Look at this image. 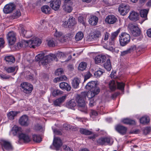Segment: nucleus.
<instances>
[{"label":"nucleus","instance_id":"nucleus-1","mask_svg":"<svg viewBox=\"0 0 151 151\" xmlns=\"http://www.w3.org/2000/svg\"><path fill=\"white\" fill-rule=\"evenodd\" d=\"M97 85L96 81H91L87 83L85 86L86 88L90 91L86 93L87 97L91 98L99 94L100 92V89Z\"/></svg>","mask_w":151,"mask_h":151},{"label":"nucleus","instance_id":"nucleus-2","mask_svg":"<svg viewBox=\"0 0 151 151\" xmlns=\"http://www.w3.org/2000/svg\"><path fill=\"white\" fill-rule=\"evenodd\" d=\"M87 94L86 92H83L80 95H78L76 97V100L78 105L79 107V109L85 113H87V107L86 106V99Z\"/></svg>","mask_w":151,"mask_h":151},{"label":"nucleus","instance_id":"nucleus-3","mask_svg":"<svg viewBox=\"0 0 151 151\" xmlns=\"http://www.w3.org/2000/svg\"><path fill=\"white\" fill-rule=\"evenodd\" d=\"M119 42L121 46H124L129 43L130 40V36L129 34L123 32L119 36Z\"/></svg>","mask_w":151,"mask_h":151},{"label":"nucleus","instance_id":"nucleus-4","mask_svg":"<svg viewBox=\"0 0 151 151\" xmlns=\"http://www.w3.org/2000/svg\"><path fill=\"white\" fill-rule=\"evenodd\" d=\"M20 86L23 89V91L26 94L31 93L33 89L32 85L28 83H22L21 84Z\"/></svg>","mask_w":151,"mask_h":151},{"label":"nucleus","instance_id":"nucleus-5","mask_svg":"<svg viewBox=\"0 0 151 151\" xmlns=\"http://www.w3.org/2000/svg\"><path fill=\"white\" fill-rule=\"evenodd\" d=\"M42 58H43L44 60L45 61V63H44V61H39L40 64H41L43 65H46L50 62L49 59H48V58L47 55L45 56L44 53L38 54L35 57V58L36 60L37 61H39L40 59H42Z\"/></svg>","mask_w":151,"mask_h":151},{"label":"nucleus","instance_id":"nucleus-6","mask_svg":"<svg viewBox=\"0 0 151 151\" xmlns=\"http://www.w3.org/2000/svg\"><path fill=\"white\" fill-rule=\"evenodd\" d=\"M129 10L130 7L129 5L125 3L122 4L119 7V12L123 16L126 15Z\"/></svg>","mask_w":151,"mask_h":151},{"label":"nucleus","instance_id":"nucleus-7","mask_svg":"<svg viewBox=\"0 0 151 151\" xmlns=\"http://www.w3.org/2000/svg\"><path fill=\"white\" fill-rule=\"evenodd\" d=\"M16 34L13 31L9 32L7 35V39L9 44L13 45L15 42L16 40Z\"/></svg>","mask_w":151,"mask_h":151},{"label":"nucleus","instance_id":"nucleus-8","mask_svg":"<svg viewBox=\"0 0 151 151\" xmlns=\"http://www.w3.org/2000/svg\"><path fill=\"white\" fill-rule=\"evenodd\" d=\"M133 36H137L140 34V30L139 27L133 24H129L128 26Z\"/></svg>","mask_w":151,"mask_h":151},{"label":"nucleus","instance_id":"nucleus-9","mask_svg":"<svg viewBox=\"0 0 151 151\" xmlns=\"http://www.w3.org/2000/svg\"><path fill=\"white\" fill-rule=\"evenodd\" d=\"M1 144L3 150H4V148L8 151L12 150L13 149V147L12 145L8 141L4 140H1Z\"/></svg>","mask_w":151,"mask_h":151},{"label":"nucleus","instance_id":"nucleus-10","mask_svg":"<svg viewBox=\"0 0 151 151\" xmlns=\"http://www.w3.org/2000/svg\"><path fill=\"white\" fill-rule=\"evenodd\" d=\"M29 47L35 48V46H38L41 43L40 39L37 38L35 37L29 40Z\"/></svg>","mask_w":151,"mask_h":151},{"label":"nucleus","instance_id":"nucleus-11","mask_svg":"<svg viewBox=\"0 0 151 151\" xmlns=\"http://www.w3.org/2000/svg\"><path fill=\"white\" fill-rule=\"evenodd\" d=\"M50 2V6L53 9L57 11L59 9L61 4L60 0H52Z\"/></svg>","mask_w":151,"mask_h":151},{"label":"nucleus","instance_id":"nucleus-12","mask_svg":"<svg viewBox=\"0 0 151 151\" xmlns=\"http://www.w3.org/2000/svg\"><path fill=\"white\" fill-rule=\"evenodd\" d=\"M53 145L55 147L56 150H59L60 147L62 145L60 139L58 137H55L53 139Z\"/></svg>","mask_w":151,"mask_h":151},{"label":"nucleus","instance_id":"nucleus-13","mask_svg":"<svg viewBox=\"0 0 151 151\" xmlns=\"http://www.w3.org/2000/svg\"><path fill=\"white\" fill-rule=\"evenodd\" d=\"M19 123L22 126H28L29 124V122L27 116L23 115L21 117L19 120Z\"/></svg>","mask_w":151,"mask_h":151},{"label":"nucleus","instance_id":"nucleus-14","mask_svg":"<svg viewBox=\"0 0 151 151\" xmlns=\"http://www.w3.org/2000/svg\"><path fill=\"white\" fill-rule=\"evenodd\" d=\"M15 8L14 4H10L6 5L3 9L4 12L6 14L9 13L11 12Z\"/></svg>","mask_w":151,"mask_h":151},{"label":"nucleus","instance_id":"nucleus-15","mask_svg":"<svg viewBox=\"0 0 151 151\" xmlns=\"http://www.w3.org/2000/svg\"><path fill=\"white\" fill-rule=\"evenodd\" d=\"M19 137L20 140H23L24 142H28L31 140L30 138L27 134L22 132L20 134Z\"/></svg>","mask_w":151,"mask_h":151},{"label":"nucleus","instance_id":"nucleus-16","mask_svg":"<svg viewBox=\"0 0 151 151\" xmlns=\"http://www.w3.org/2000/svg\"><path fill=\"white\" fill-rule=\"evenodd\" d=\"M117 19L115 16L113 15H109L105 19L106 22L109 24H113L117 21Z\"/></svg>","mask_w":151,"mask_h":151},{"label":"nucleus","instance_id":"nucleus-17","mask_svg":"<svg viewBox=\"0 0 151 151\" xmlns=\"http://www.w3.org/2000/svg\"><path fill=\"white\" fill-rule=\"evenodd\" d=\"M67 95H65L57 99L53 102L54 105L56 106H60V105L64 101Z\"/></svg>","mask_w":151,"mask_h":151},{"label":"nucleus","instance_id":"nucleus-18","mask_svg":"<svg viewBox=\"0 0 151 151\" xmlns=\"http://www.w3.org/2000/svg\"><path fill=\"white\" fill-rule=\"evenodd\" d=\"M106 59V57L105 55H98L95 58V60L96 64L102 63L105 61Z\"/></svg>","mask_w":151,"mask_h":151},{"label":"nucleus","instance_id":"nucleus-19","mask_svg":"<svg viewBox=\"0 0 151 151\" xmlns=\"http://www.w3.org/2000/svg\"><path fill=\"white\" fill-rule=\"evenodd\" d=\"M59 87L60 88L63 90H66L69 91L71 89V86L67 83L65 82H62L59 84Z\"/></svg>","mask_w":151,"mask_h":151},{"label":"nucleus","instance_id":"nucleus-20","mask_svg":"<svg viewBox=\"0 0 151 151\" xmlns=\"http://www.w3.org/2000/svg\"><path fill=\"white\" fill-rule=\"evenodd\" d=\"M19 28L21 34L23 37H27L29 38L31 36V35L29 36L28 35L30 32H27L25 30L23 25L22 24L19 25Z\"/></svg>","mask_w":151,"mask_h":151},{"label":"nucleus","instance_id":"nucleus-21","mask_svg":"<svg viewBox=\"0 0 151 151\" xmlns=\"http://www.w3.org/2000/svg\"><path fill=\"white\" fill-rule=\"evenodd\" d=\"M98 17L95 16H91L88 20L90 24L93 26L96 25L98 22Z\"/></svg>","mask_w":151,"mask_h":151},{"label":"nucleus","instance_id":"nucleus-22","mask_svg":"<svg viewBox=\"0 0 151 151\" xmlns=\"http://www.w3.org/2000/svg\"><path fill=\"white\" fill-rule=\"evenodd\" d=\"M110 142V139L107 138H101L97 140V142L100 145H103L106 144H109Z\"/></svg>","mask_w":151,"mask_h":151},{"label":"nucleus","instance_id":"nucleus-23","mask_svg":"<svg viewBox=\"0 0 151 151\" xmlns=\"http://www.w3.org/2000/svg\"><path fill=\"white\" fill-rule=\"evenodd\" d=\"M116 129L118 132L122 134H125L127 130L126 127L121 125L117 126Z\"/></svg>","mask_w":151,"mask_h":151},{"label":"nucleus","instance_id":"nucleus-24","mask_svg":"<svg viewBox=\"0 0 151 151\" xmlns=\"http://www.w3.org/2000/svg\"><path fill=\"white\" fill-rule=\"evenodd\" d=\"M101 32L100 31L98 30H96L94 31L93 34L91 35V37L93 39L95 40L96 41H98L99 38L101 36Z\"/></svg>","mask_w":151,"mask_h":151},{"label":"nucleus","instance_id":"nucleus-25","mask_svg":"<svg viewBox=\"0 0 151 151\" xmlns=\"http://www.w3.org/2000/svg\"><path fill=\"white\" fill-rule=\"evenodd\" d=\"M4 59L7 62V64L11 65L14 63L15 58L12 55L7 56L5 57Z\"/></svg>","mask_w":151,"mask_h":151},{"label":"nucleus","instance_id":"nucleus-26","mask_svg":"<svg viewBox=\"0 0 151 151\" xmlns=\"http://www.w3.org/2000/svg\"><path fill=\"white\" fill-rule=\"evenodd\" d=\"M80 83V80L77 78H74L72 80V86L74 88H77Z\"/></svg>","mask_w":151,"mask_h":151},{"label":"nucleus","instance_id":"nucleus-27","mask_svg":"<svg viewBox=\"0 0 151 151\" xmlns=\"http://www.w3.org/2000/svg\"><path fill=\"white\" fill-rule=\"evenodd\" d=\"M138 14L137 12H132L130 14L129 17V19L132 20L136 21L138 19Z\"/></svg>","mask_w":151,"mask_h":151},{"label":"nucleus","instance_id":"nucleus-28","mask_svg":"<svg viewBox=\"0 0 151 151\" xmlns=\"http://www.w3.org/2000/svg\"><path fill=\"white\" fill-rule=\"evenodd\" d=\"M63 9L66 12H70L72 10V8L69 3L64 4Z\"/></svg>","mask_w":151,"mask_h":151},{"label":"nucleus","instance_id":"nucleus-29","mask_svg":"<svg viewBox=\"0 0 151 151\" xmlns=\"http://www.w3.org/2000/svg\"><path fill=\"white\" fill-rule=\"evenodd\" d=\"M109 88L111 91H114L116 89L117 83H116L114 81H111L109 82Z\"/></svg>","mask_w":151,"mask_h":151},{"label":"nucleus","instance_id":"nucleus-30","mask_svg":"<svg viewBox=\"0 0 151 151\" xmlns=\"http://www.w3.org/2000/svg\"><path fill=\"white\" fill-rule=\"evenodd\" d=\"M104 66L107 71H109L111 70L112 67L109 59H108L104 63Z\"/></svg>","mask_w":151,"mask_h":151},{"label":"nucleus","instance_id":"nucleus-31","mask_svg":"<svg viewBox=\"0 0 151 151\" xmlns=\"http://www.w3.org/2000/svg\"><path fill=\"white\" fill-rule=\"evenodd\" d=\"M148 11V10L145 9L141 10L140 11V16L144 19V21L147 19V16Z\"/></svg>","mask_w":151,"mask_h":151},{"label":"nucleus","instance_id":"nucleus-32","mask_svg":"<svg viewBox=\"0 0 151 151\" xmlns=\"http://www.w3.org/2000/svg\"><path fill=\"white\" fill-rule=\"evenodd\" d=\"M140 121L143 124H147L149 122L150 119L148 117L144 116L140 119Z\"/></svg>","mask_w":151,"mask_h":151},{"label":"nucleus","instance_id":"nucleus-33","mask_svg":"<svg viewBox=\"0 0 151 151\" xmlns=\"http://www.w3.org/2000/svg\"><path fill=\"white\" fill-rule=\"evenodd\" d=\"M19 112H16L13 111H11L7 114L8 118L10 120H13L14 119V117L16 116L18 113Z\"/></svg>","mask_w":151,"mask_h":151},{"label":"nucleus","instance_id":"nucleus-34","mask_svg":"<svg viewBox=\"0 0 151 151\" xmlns=\"http://www.w3.org/2000/svg\"><path fill=\"white\" fill-rule=\"evenodd\" d=\"M12 131L16 134H18L19 135L22 133V128L16 125H14L12 128Z\"/></svg>","mask_w":151,"mask_h":151},{"label":"nucleus","instance_id":"nucleus-35","mask_svg":"<svg viewBox=\"0 0 151 151\" xmlns=\"http://www.w3.org/2000/svg\"><path fill=\"white\" fill-rule=\"evenodd\" d=\"M80 132L82 134L86 135H90L92 134V132L91 131L83 128H81L80 129Z\"/></svg>","mask_w":151,"mask_h":151},{"label":"nucleus","instance_id":"nucleus-36","mask_svg":"<svg viewBox=\"0 0 151 151\" xmlns=\"http://www.w3.org/2000/svg\"><path fill=\"white\" fill-rule=\"evenodd\" d=\"M57 42L56 40L55 39L52 38L48 41V45L50 47H53L55 45Z\"/></svg>","mask_w":151,"mask_h":151},{"label":"nucleus","instance_id":"nucleus-37","mask_svg":"<svg viewBox=\"0 0 151 151\" xmlns=\"http://www.w3.org/2000/svg\"><path fill=\"white\" fill-rule=\"evenodd\" d=\"M122 122L123 123L126 124H135V122L134 120L128 119H123Z\"/></svg>","mask_w":151,"mask_h":151},{"label":"nucleus","instance_id":"nucleus-38","mask_svg":"<svg viewBox=\"0 0 151 151\" xmlns=\"http://www.w3.org/2000/svg\"><path fill=\"white\" fill-rule=\"evenodd\" d=\"M83 33L81 32H78L77 33L75 36V39L76 41H79L81 40L83 37Z\"/></svg>","mask_w":151,"mask_h":151},{"label":"nucleus","instance_id":"nucleus-39","mask_svg":"<svg viewBox=\"0 0 151 151\" xmlns=\"http://www.w3.org/2000/svg\"><path fill=\"white\" fill-rule=\"evenodd\" d=\"M68 21L69 23V25L70 26V28L72 26L74 25L76 23L75 19L72 17H70L68 19Z\"/></svg>","mask_w":151,"mask_h":151},{"label":"nucleus","instance_id":"nucleus-40","mask_svg":"<svg viewBox=\"0 0 151 151\" xmlns=\"http://www.w3.org/2000/svg\"><path fill=\"white\" fill-rule=\"evenodd\" d=\"M87 64L86 63L84 62L80 63L79 65L78 68L79 70L81 71H83L86 68Z\"/></svg>","mask_w":151,"mask_h":151},{"label":"nucleus","instance_id":"nucleus-41","mask_svg":"<svg viewBox=\"0 0 151 151\" xmlns=\"http://www.w3.org/2000/svg\"><path fill=\"white\" fill-rule=\"evenodd\" d=\"M67 78L65 76H61L55 78L54 80V81L55 83H57L60 81L65 80Z\"/></svg>","mask_w":151,"mask_h":151},{"label":"nucleus","instance_id":"nucleus-42","mask_svg":"<svg viewBox=\"0 0 151 151\" xmlns=\"http://www.w3.org/2000/svg\"><path fill=\"white\" fill-rule=\"evenodd\" d=\"M34 142L39 143L41 141V138L39 135H37L36 134H34L32 136Z\"/></svg>","mask_w":151,"mask_h":151},{"label":"nucleus","instance_id":"nucleus-43","mask_svg":"<svg viewBox=\"0 0 151 151\" xmlns=\"http://www.w3.org/2000/svg\"><path fill=\"white\" fill-rule=\"evenodd\" d=\"M48 59L50 60L51 62V61L53 60H55L56 61H58L57 58L56 57V56L53 54H51L49 55H47Z\"/></svg>","mask_w":151,"mask_h":151},{"label":"nucleus","instance_id":"nucleus-44","mask_svg":"<svg viewBox=\"0 0 151 151\" xmlns=\"http://www.w3.org/2000/svg\"><path fill=\"white\" fill-rule=\"evenodd\" d=\"M50 8L47 6H45L42 7L41 10L42 12L45 14L49 13Z\"/></svg>","mask_w":151,"mask_h":151},{"label":"nucleus","instance_id":"nucleus-45","mask_svg":"<svg viewBox=\"0 0 151 151\" xmlns=\"http://www.w3.org/2000/svg\"><path fill=\"white\" fill-rule=\"evenodd\" d=\"M110 34L107 32L104 33L103 37L101 41L102 43H104L105 41L107 40L109 37Z\"/></svg>","mask_w":151,"mask_h":151},{"label":"nucleus","instance_id":"nucleus-46","mask_svg":"<svg viewBox=\"0 0 151 151\" xmlns=\"http://www.w3.org/2000/svg\"><path fill=\"white\" fill-rule=\"evenodd\" d=\"M54 35V36L56 37V40H59L62 37L63 34L61 32H58L56 30Z\"/></svg>","mask_w":151,"mask_h":151},{"label":"nucleus","instance_id":"nucleus-47","mask_svg":"<svg viewBox=\"0 0 151 151\" xmlns=\"http://www.w3.org/2000/svg\"><path fill=\"white\" fill-rule=\"evenodd\" d=\"M117 88L121 90V91H124L125 84L123 83L117 82Z\"/></svg>","mask_w":151,"mask_h":151},{"label":"nucleus","instance_id":"nucleus-48","mask_svg":"<svg viewBox=\"0 0 151 151\" xmlns=\"http://www.w3.org/2000/svg\"><path fill=\"white\" fill-rule=\"evenodd\" d=\"M16 68L15 67L11 66L8 68L5 67L4 69L8 73H11L14 72Z\"/></svg>","mask_w":151,"mask_h":151},{"label":"nucleus","instance_id":"nucleus-49","mask_svg":"<svg viewBox=\"0 0 151 151\" xmlns=\"http://www.w3.org/2000/svg\"><path fill=\"white\" fill-rule=\"evenodd\" d=\"M63 92L58 89H55L52 92V95L54 96H56L60 94H63Z\"/></svg>","mask_w":151,"mask_h":151},{"label":"nucleus","instance_id":"nucleus-50","mask_svg":"<svg viewBox=\"0 0 151 151\" xmlns=\"http://www.w3.org/2000/svg\"><path fill=\"white\" fill-rule=\"evenodd\" d=\"M120 28H119L116 32L112 33L111 34V37L115 39L120 32Z\"/></svg>","mask_w":151,"mask_h":151},{"label":"nucleus","instance_id":"nucleus-51","mask_svg":"<svg viewBox=\"0 0 151 151\" xmlns=\"http://www.w3.org/2000/svg\"><path fill=\"white\" fill-rule=\"evenodd\" d=\"M92 76V74L89 71H88L84 76V82H85L87 79H89Z\"/></svg>","mask_w":151,"mask_h":151},{"label":"nucleus","instance_id":"nucleus-52","mask_svg":"<svg viewBox=\"0 0 151 151\" xmlns=\"http://www.w3.org/2000/svg\"><path fill=\"white\" fill-rule=\"evenodd\" d=\"M21 14L19 10H17L12 15V17L14 19L17 18L21 16Z\"/></svg>","mask_w":151,"mask_h":151},{"label":"nucleus","instance_id":"nucleus-53","mask_svg":"<svg viewBox=\"0 0 151 151\" xmlns=\"http://www.w3.org/2000/svg\"><path fill=\"white\" fill-rule=\"evenodd\" d=\"M104 72L101 70H97L94 73V75L95 77L96 78L99 77L101 75H102Z\"/></svg>","mask_w":151,"mask_h":151},{"label":"nucleus","instance_id":"nucleus-54","mask_svg":"<svg viewBox=\"0 0 151 151\" xmlns=\"http://www.w3.org/2000/svg\"><path fill=\"white\" fill-rule=\"evenodd\" d=\"M94 96H92L91 98L87 97L89 99L90 102L89 103V106L91 107L93 106L95 104V102L94 101L93 97Z\"/></svg>","mask_w":151,"mask_h":151},{"label":"nucleus","instance_id":"nucleus-55","mask_svg":"<svg viewBox=\"0 0 151 151\" xmlns=\"http://www.w3.org/2000/svg\"><path fill=\"white\" fill-rule=\"evenodd\" d=\"M63 72V70L61 68H59L56 70L55 74L56 75L58 76L62 74Z\"/></svg>","mask_w":151,"mask_h":151},{"label":"nucleus","instance_id":"nucleus-56","mask_svg":"<svg viewBox=\"0 0 151 151\" xmlns=\"http://www.w3.org/2000/svg\"><path fill=\"white\" fill-rule=\"evenodd\" d=\"M151 128L150 127H147L143 130V133L146 135L148 134L150 131Z\"/></svg>","mask_w":151,"mask_h":151},{"label":"nucleus","instance_id":"nucleus-57","mask_svg":"<svg viewBox=\"0 0 151 151\" xmlns=\"http://www.w3.org/2000/svg\"><path fill=\"white\" fill-rule=\"evenodd\" d=\"M62 26L65 28H70L68 21H64L63 22Z\"/></svg>","mask_w":151,"mask_h":151},{"label":"nucleus","instance_id":"nucleus-58","mask_svg":"<svg viewBox=\"0 0 151 151\" xmlns=\"http://www.w3.org/2000/svg\"><path fill=\"white\" fill-rule=\"evenodd\" d=\"M23 46L24 45V47H27L28 46L29 47V40L26 41L22 40L21 41Z\"/></svg>","mask_w":151,"mask_h":151},{"label":"nucleus","instance_id":"nucleus-59","mask_svg":"<svg viewBox=\"0 0 151 151\" xmlns=\"http://www.w3.org/2000/svg\"><path fill=\"white\" fill-rule=\"evenodd\" d=\"M68 105L70 107H74L76 106V103L73 100H71L69 103Z\"/></svg>","mask_w":151,"mask_h":151},{"label":"nucleus","instance_id":"nucleus-60","mask_svg":"<svg viewBox=\"0 0 151 151\" xmlns=\"http://www.w3.org/2000/svg\"><path fill=\"white\" fill-rule=\"evenodd\" d=\"M1 78L3 79H8L11 77L9 76H7L5 74H1L0 75Z\"/></svg>","mask_w":151,"mask_h":151},{"label":"nucleus","instance_id":"nucleus-61","mask_svg":"<svg viewBox=\"0 0 151 151\" xmlns=\"http://www.w3.org/2000/svg\"><path fill=\"white\" fill-rule=\"evenodd\" d=\"M57 56L59 58H64L65 56V54L64 53L62 52H59L57 53Z\"/></svg>","mask_w":151,"mask_h":151},{"label":"nucleus","instance_id":"nucleus-62","mask_svg":"<svg viewBox=\"0 0 151 151\" xmlns=\"http://www.w3.org/2000/svg\"><path fill=\"white\" fill-rule=\"evenodd\" d=\"M90 115L91 116H96L98 115V113L96 111L93 110H91L90 112Z\"/></svg>","mask_w":151,"mask_h":151},{"label":"nucleus","instance_id":"nucleus-63","mask_svg":"<svg viewBox=\"0 0 151 151\" xmlns=\"http://www.w3.org/2000/svg\"><path fill=\"white\" fill-rule=\"evenodd\" d=\"M54 133L55 134L61 135L62 134L61 132L57 129H53Z\"/></svg>","mask_w":151,"mask_h":151},{"label":"nucleus","instance_id":"nucleus-64","mask_svg":"<svg viewBox=\"0 0 151 151\" xmlns=\"http://www.w3.org/2000/svg\"><path fill=\"white\" fill-rule=\"evenodd\" d=\"M63 149L65 150V151H73V150H71V149L66 145H64L63 146Z\"/></svg>","mask_w":151,"mask_h":151}]
</instances>
